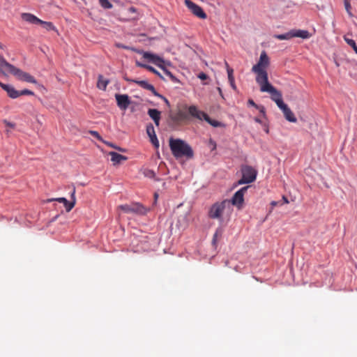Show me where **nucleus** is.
Returning a JSON list of instances; mask_svg holds the SVG:
<instances>
[{
  "mask_svg": "<svg viewBox=\"0 0 357 357\" xmlns=\"http://www.w3.org/2000/svg\"><path fill=\"white\" fill-rule=\"evenodd\" d=\"M169 145L172 155L176 158L185 157L186 159H191L194 156V151L191 146L185 141L181 139L171 137Z\"/></svg>",
  "mask_w": 357,
  "mask_h": 357,
  "instance_id": "obj_1",
  "label": "nucleus"
},
{
  "mask_svg": "<svg viewBox=\"0 0 357 357\" xmlns=\"http://www.w3.org/2000/svg\"><path fill=\"white\" fill-rule=\"evenodd\" d=\"M232 212L230 201L225 199L220 202L213 204L208 211V217L211 219H217L220 222H222L224 215L228 218Z\"/></svg>",
  "mask_w": 357,
  "mask_h": 357,
  "instance_id": "obj_2",
  "label": "nucleus"
},
{
  "mask_svg": "<svg viewBox=\"0 0 357 357\" xmlns=\"http://www.w3.org/2000/svg\"><path fill=\"white\" fill-rule=\"evenodd\" d=\"M269 64V57L265 51H262L259 61L252 68V71L256 74L255 79L257 84H261L268 79L266 68Z\"/></svg>",
  "mask_w": 357,
  "mask_h": 357,
  "instance_id": "obj_3",
  "label": "nucleus"
},
{
  "mask_svg": "<svg viewBox=\"0 0 357 357\" xmlns=\"http://www.w3.org/2000/svg\"><path fill=\"white\" fill-rule=\"evenodd\" d=\"M258 84L260 86V91L261 92H268L271 94V99L276 103L278 107L285 104L282 100V93L272 86L269 83L268 79Z\"/></svg>",
  "mask_w": 357,
  "mask_h": 357,
  "instance_id": "obj_4",
  "label": "nucleus"
},
{
  "mask_svg": "<svg viewBox=\"0 0 357 357\" xmlns=\"http://www.w3.org/2000/svg\"><path fill=\"white\" fill-rule=\"evenodd\" d=\"M241 173L242 177L234 185L235 187L243 184H248L256 180L257 172L251 166L243 165L241 167Z\"/></svg>",
  "mask_w": 357,
  "mask_h": 357,
  "instance_id": "obj_5",
  "label": "nucleus"
},
{
  "mask_svg": "<svg viewBox=\"0 0 357 357\" xmlns=\"http://www.w3.org/2000/svg\"><path fill=\"white\" fill-rule=\"evenodd\" d=\"M189 114L199 120L204 119L206 122H208L210 125L213 127H219L220 126V123L215 120H212L208 115L204 112L200 111L198 108L195 105H191L188 107Z\"/></svg>",
  "mask_w": 357,
  "mask_h": 357,
  "instance_id": "obj_6",
  "label": "nucleus"
},
{
  "mask_svg": "<svg viewBox=\"0 0 357 357\" xmlns=\"http://www.w3.org/2000/svg\"><path fill=\"white\" fill-rule=\"evenodd\" d=\"M118 208L126 213L144 215L147 212L146 208L137 202L132 203L130 204L120 205Z\"/></svg>",
  "mask_w": 357,
  "mask_h": 357,
  "instance_id": "obj_7",
  "label": "nucleus"
},
{
  "mask_svg": "<svg viewBox=\"0 0 357 357\" xmlns=\"http://www.w3.org/2000/svg\"><path fill=\"white\" fill-rule=\"evenodd\" d=\"M9 74L15 76L18 79L22 81H24L29 83H36V80L33 76L16 68L13 65H12V68L10 69Z\"/></svg>",
  "mask_w": 357,
  "mask_h": 357,
  "instance_id": "obj_8",
  "label": "nucleus"
},
{
  "mask_svg": "<svg viewBox=\"0 0 357 357\" xmlns=\"http://www.w3.org/2000/svg\"><path fill=\"white\" fill-rule=\"evenodd\" d=\"M249 188L250 186L243 187L235 192L231 199L229 200L231 203V206L234 205L239 208L242 206L244 202V195Z\"/></svg>",
  "mask_w": 357,
  "mask_h": 357,
  "instance_id": "obj_9",
  "label": "nucleus"
},
{
  "mask_svg": "<svg viewBox=\"0 0 357 357\" xmlns=\"http://www.w3.org/2000/svg\"><path fill=\"white\" fill-rule=\"evenodd\" d=\"M185 5L186 7L197 17L200 19H206V14L203 10L202 7L195 3L190 0H185Z\"/></svg>",
  "mask_w": 357,
  "mask_h": 357,
  "instance_id": "obj_10",
  "label": "nucleus"
},
{
  "mask_svg": "<svg viewBox=\"0 0 357 357\" xmlns=\"http://www.w3.org/2000/svg\"><path fill=\"white\" fill-rule=\"evenodd\" d=\"M75 188H74L73 191H72V193H71V201L69 202L68 201L66 198L64 197H59V198H55V199H49L48 201L49 202H52V201H56L58 202H60V203H63L66 209V211L67 212H69L72 210V208L75 206Z\"/></svg>",
  "mask_w": 357,
  "mask_h": 357,
  "instance_id": "obj_11",
  "label": "nucleus"
},
{
  "mask_svg": "<svg viewBox=\"0 0 357 357\" xmlns=\"http://www.w3.org/2000/svg\"><path fill=\"white\" fill-rule=\"evenodd\" d=\"M115 98L118 107L122 110H126L130 104L129 96L126 94H116Z\"/></svg>",
  "mask_w": 357,
  "mask_h": 357,
  "instance_id": "obj_12",
  "label": "nucleus"
},
{
  "mask_svg": "<svg viewBox=\"0 0 357 357\" xmlns=\"http://www.w3.org/2000/svg\"><path fill=\"white\" fill-rule=\"evenodd\" d=\"M125 79L130 82H135V83L137 84L139 86H140L141 87H142L143 89H145L146 90L151 91L152 93L155 96H159V93L155 91V87L152 84L148 83L145 80L139 81V80L130 79L128 78H125Z\"/></svg>",
  "mask_w": 357,
  "mask_h": 357,
  "instance_id": "obj_13",
  "label": "nucleus"
},
{
  "mask_svg": "<svg viewBox=\"0 0 357 357\" xmlns=\"http://www.w3.org/2000/svg\"><path fill=\"white\" fill-rule=\"evenodd\" d=\"M12 68V64L8 63L3 56L0 55V75L8 76Z\"/></svg>",
  "mask_w": 357,
  "mask_h": 357,
  "instance_id": "obj_14",
  "label": "nucleus"
},
{
  "mask_svg": "<svg viewBox=\"0 0 357 357\" xmlns=\"http://www.w3.org/2000/svg\"><path fill=\"white\" fill-rule=\"evenodd\" d=\"M0 86L5 90L11 98H17L20 96V91H17L13 86L5 84L0 82Z\"/></svg>",
  "mask_w": 357,
  "mask_h": 357,
  "instance_id": "obj_15",
  "label": "nucleus"
},
{
  "mask_svg": "<svg viewBox=\"0 0 357 357\" xmlns=\"http://www.w3.org/2000/svg\"><path fill=\"white\" fill-rule=\"evenodd\" d=\"M283 112L284 116L285 119L292 123H296L297 119L295 117L294 113L291 112V110L289 109V107L287 106V105L284 104L282 106L279 107Z\"/></svg>",
  "mask_w": 357,
  "mask_h": 357,
  "instance_id": "obj_16",
  "label": "nucleus"
},
{
  "mask_svg": "<svg viewBox=\"0 0 357 357\" xmlns=\"http://www.w3.org/2000/svg\"><path fill=\"white\" fill-rule=\"evenodd\" d=\"M143 57L152 61L158 67H162V63H164V61L158 56L151 54L150 52H145L143 53Z\"/></svg>",
  "mask_w": 357,
  "mask_h": 357,
  "instance_id": "obj_17",
  "label": "nucleus"
},
{
  "mask_svg": "<svg viewBox=\"0 0 357 357\" xmlns=\"http://www.w3.org/2000/svg\"><path fill=\"white\" fill-rule=\"evenodd\" d=\"M146 132H147L148 135L149 136V137L151 139V142H152V144L156 148H158L159 146V142H158V140L157 139L156 135L155 133L154 127L153 126L152 124H150V125L147 126V127H146Z\"/></svg>",
  "mask_w": 357,
  "mask_h": 357,
  "instance_id": "obj_18",
  "label": "nucleus"
},
{
  "mask_svg": "<svg viewBox=\"0 0 357 357\" xmlns=\"http://www.w3.org/2000/svg\"><path fill=\"white\" fill-rule=\"evenodd\" d=\"M22 18L31 24H39L41 22V20L38 18L36 16L31 13H22Z\"/></svg>",
  "mask_w": 357,
  "mask_h": 357,
  "instance_id": "obj_19",
  "label": "nucleus"
},
{
  "mask_svg": "<svg viewBox=\"0 0 357 357\" xmlns=\"http://www.w3.org/2000/svg\"><path fill=\"white\" fill-rule=\"evenodd\" d=\"M169 117L171 119V120L174 123H179L180 122L184 121L187 118V116L186 114L182 112V111H178L177 113L176 114H172L169 115Z\"/></svg>",
  "mask_w": 357,
  "mask_h": 357,
  "instance_id": "obj_20",
  "label": "nucleus"
},
{
  "mask_svg": "<svg viewBox=\"0 0 357 357\" xmlns=\"http://www.w3.org/2000/svg\"><path fill=\"white\" fill-rule=\"evenodd\" d=\"M148 114L154 121L155 124L158 126L160 120V112L156 109H149L148 110Z\"/></svg>",
  "mask_w": 357,
  "mask_h": 357,
  "instance_id": "obj_21",
  "label": "nucleus"
},
{
  "mask_svg": "<svg viewBox=\"0 0 357 357\" xmlns=\"http://www.w3.org/2000/svg\"><path fill=\"white\" fill-rule=\"evenodd\" d=\"M291 38L294 37H298L301 38L303 39H307L310 37V33L306 30H291Z\"/></svg>",
  "mask_w": 357,
  "mask_h": 357,
  "instance_id": "obj_22",
  "label": "nucleus"
},
{
  "mask_svg": "<svg viewBox=\"0 0 357 357\" xmlns=\"http://www.w3.org/2000/svg\"><path fill=\"white\" fill-rule=\"evenodd\" d=\"M109 154L111 155V160L114 162V165L119 164L128 159L126 156L116 152H110Z\"/></svg>",
  "mask_w": 357,
  "mask_h": 357,
  "instance_id": "obj_23",
  "label": "nucleus"
},
{
  "mask_svg": "<svg viewBox=\"0 0 357 357\" xmlns=\"http://www.w3.org/2000/svg\"><path fill=\"white\" fill-rule=\"evenodd\" d=\"M109 83V79H105L102 75H99L98 77L97 87L99 89L105 91L107 86Z\"/></svg>",
  "mask_w": 357,
  "mask_h": 357,
  "instance_id": "obj_24",
  "label": "nucleus"
},
{
  "mask_svg": "<svg viewBox=\"0 0 357 357\" xmlns=\"http://www.w3.org/2000/svg\"><path fill=\"white\" fill-rule=\"evenodd\" d=\"M164 72L165 75L168 76L172 82L174 83L179 82V80L162 63V67H160Z\"/></svg>",
  "mask_w": 357,
  "mask_h": 357,
  "instance_id": "obj_25",
  "label": "nucleus"
},
{
  "mask_svg": "<svg viewBox=\"0 0 357 357\" xmlns=\"http://www.w3.org/2000/svg\"><path fill=\"white\" fill-rule=\"evenodd\" d=\"M222 234H223V229L221 227L217 228V229L213 236L212 243L213 245H216L218 241L219 240V238H220L222 237Z\"/></svg>",
  "mask_w": 357,
  "mask_h": 357,
  "instance_id": "obj_26",
  "label": "nucleus"
},
{
  "mask_svg": "<svg viewBox=\"0 0 357 357\" xmlns=\"http://www.w3.org/2000/svg\"><path fill=\"white\" fill-rule=\"evenodd\" d=\"M39 24L42 25L43 28H45L47 31H56V29L54 26V25L50 22H45L41 20V22H40Z\"/></svg>",
  "mask_w": 357,
  "mask_h": 357,
  "instance_id": "obj_27",
  "label": "nucleus"
},
{
  "mask_svg": "<svg viewBox=\"0 0 357 357\" xmlns=\"http://www.w3.org/2000/svg\"><path fill=\"white\" fill-rule=\"evenodd\" d=\"M344 39L345 42L353 48L356 54H357V45L356 42L352 39L348 38L347 36H344Z\"/></svg>",
  "mask_w": 357,
  "mask_h": 357,
  "instance_id": "obj_28",
  "label": "nucleus"
},
{
  "mask_svg": "<svg viewBox=\"0 0 357 357\" xmlns=\"http://www.w3.org/2000/svg\"><path fill=\"white\" fill-rule=\"evenodd\" d=\"M274 38L278 40H289L291 38V31H289L284 34H277L274 36Z\"/></svg>",
  "mask_w": 357,
  "mask_h": 357,
  "instance_id": "obj_29",
  "label": "nucleus"
},
{
  "mask_svg": "<svg viewBox=\"0 0 357 357\" xmlns=\"http://www.w3.org/2000/svg\"><path fill=\"white\" fill-rule=\"evenodd\" d=\"M350 1L351 0H344V7H345V9H346L347 13L349 14V15L350 17H352L353 15L351 12V3H350Z\"/></svg>",
  "mask_w": 357,
  "mask_h": 357,
  "instance_id": "obj_30",
  "label": "nucleus"
},
{
  "mask_svg": "<svg viewBox=\"0 0 357 357\" xmlns=\"http://www.w3.org/2000/svg\"><path fill=\"white\" fill-rule=\"evenodd\" d=\"M143 174L146 177L151 178H154L155 175V172L153 170L149 169H144Z\"/></svg>",
  "mask_w": 357,
  "mask_h": 357,
  "instance_id": "obj_31",
  "label": "nucleus"
},
{
  "mask_svg": "<svg viewBox=\"0 0 357 357\" xmlns=\"http://www.w3.org/2000/svg\"><path fill=\"white\" fill-rule=\"evenodd\" d=\"M101 6L104 8H111L112 5L108 0H99Z\"/></svg>",
  "mask_w": 357,
  "mask_h": 357,
  "instance_id": "obj_32",
  "label": "nucleus"
},
{
  "mask_svg": "<svg viewBox=\"0 0 357 357\" xmlns=\"http://www.w3.org/2000/svg\"><path fill=\"white\" fill-rule=\"evenodd\" d=\"M226 66H227V74H228V79L229 81H233L234 79V77L233 76V69L230 68L229 67V65L227 63H226Z\"/></svg>",
  "mask_w": 357,
  "mask_h": 357,
  "instance_id": "obj_33",
  "label": "nucleus"
},
{
  "mask_svg": "<svg viewBox=\"0 0 357 357\" xmlns=\"http://www.w3.org/2000/svg\"><path fill=\"white\" fill-rule=\"evenodd\" d=\"M146 69L151 72H152L153 73H154L155 75H158V77H160V78L163 79V77L162 76V75L157 70H155L153 67L151 66H149L146 67Z\"/></svg>",
  "mask_w": 357,
  "mask_h": 357,
  "instance_id": "obj_34",
  "label": "nucleus"
},
{
  "mask_svg": "<svg viewBox=\"0 0 357 357\" xmlns=\"http://www.w3.org/2000/svg\"><path fill=\"white\" fill-rule=\"evenodd\" d=\"M89 133L94 137H96L98 140H99L100 142H103V139L102 138V137L99 135V133L97 132V131H95V130H90L89 131Z\"/></svg>",
  "mask_w": 357,
  "mask_h": 357,
  "instance_id": "obj_35",
  "label": "nucleus"
},
{
  "mask_svg": "<svg viewBox=\"0 0 357 357\" xmlns=\"http://www.w3.org/2000/svg\"><path fill=\"white\" fill-rule=\"evenodd\" d=\"M103 143H105V144H107V146H110V147H112V148H114L120 151H122L123 152L124 151V149H121V148H119V147H117L116 146H114L113 144L110 143V142H105V141H103Z\"/></svg>",
  "mask_w": 357,
  "mask_h": 357,
  "instance_id": "obj_36",
  "label": "nucleus"
},
{
  "mask_svg": "<svg viewBox=\"0 0 357 357\" xmlns=\"http://www.w3.org/2000/svg\"><path fill=\"white\" fill-rule=\"evenodd\" d=\"M20 96H22V95H33V92L30 91V90H28V89H24L22 91H20Z\"/></svg>",
  "mask_w": 357,
  "mask_h": 357,
  "instance_id": "obj_37",
  "label": "nucleus"
},
{
  "mask_svg": "<svg viewBox=\"0 0 357 357\" xmlns=\"http://www.w3.org/2000/svg\"><path fill=\"white\" fill-rule=\"evenodd\" d=\"M256 109H259V112L262 114L263 116H265L266 111L264 106L259 105Z\"/></svg>",
  "mask_w": 357,
  "mask_h": 357,
  "instance_id": "obj_38",
  "label": "nucleus"
},
{
  "mask_svg": "<svg viewBox=\"0 0 357 357\" xmlns=\"http://www.w3.org/2000/svg\"><path fill=\"white\" fill-rule=\"evenodd\" d=\"M197 77L202 80H205L208 79V75L204 73H200L199 74H198Z\"/></svg>",
  "mask_w": 357,
  "mask_h": 357,
  "instance_id": "obj_39",
  "label": "nucleus"
},
{
  "mask_svg": "<svg viewBox=\"0 0 357 357\" xmlns=\"http://www.w3.org/2000/svg\"><path fill=\"white\" fill-rule=\"evenodd\" d=\"M3 123L8 126V127H10V128H13L15 127V124L11 123V122H9L7 120H3Z\"/></svg>",
  "mask_w": 357,
  "mask_h": 357,
  "instance_id": "obj_40",
  "label": "nucleus"
},
{
  "mask_svg": "<svg viewBox=\"0 0 357 357\" xmlns=\"http://www.w3.org/2000/svg\"><path fill=\"white\" fill-rule=\"evenodd\" d=\"M158 98H161V99H162V100L165 101V104H166L168 107H169V106H170V103H169V100H168L165 97H164L163 96L160 95V93H159V96H158Z\"/></svg>",
  "mask_w": 357,
  "mask_h": 357,
  "instance_id": "obj_41",
  "label": "nucleus"
},
{
  "mask_svg": "<svg viewBox=\"0 0 357 357\" xmlns=\"http://www.w3.org/2000/svg\"><path fill=\"white\" fill-rule=\"evenodd\" d=\"M127 12H128V13H130V14H135V13H136L137 10H136V8H135V7H130V8L128 9Z\"/></svg>",
  "mask_w": 357,
  "mask_h": 357,
  "instance_id": "obj_42",
  "label": "nucleus"
},
{
  "mask_svg": "<svg viewBox=\"0 0 357 357\" xmlns=\"http://www.w3.org/2000/svg\"><path fill=\"white\" fill-rule=\"evenodd\" d=\"M248 103V105H252V106L255 107V108H257L259 106L252 99H249Z\"/></svg>",
  "mask_w": 357,
  "mask_h": 357,
  "instance_id": "obj_43",
  "label": "nucleus"
},
{
  "mask_svg": "<svg viewBox=\"0 0 357 357\" xmlns=\"http://www.w3.org/2000/svg\"><path fill=\"white\" fill-rule=\"evenodd\" d=\"M136 65H137V66H139V67H142V68H146V67L148 66V65H146V64H144V63H139V62H138V61H137V62H136Z\"/></svg>",
  "mask_w": 357,
  "mask_h": 357,
  "instance_id": "obj_44",
  "label": "nucleus"
},
{
  "mask_svg": "<svg viewBox=\"0 0 357 357\" xmlns=\"http://www.w3.org/2000/svg\"><path fill=\"white\" fill-rule=\"evenodd\" d=\"M229 83H230V85L234 89H236V86L235 85V82H234V79L231 82V81H229Z\"/></svg>",
  "mask_w": 357,
  "mask_h": 357,
  "instance_id": "obj_45",
  "label": "nucleus"
},
{
  "mask_svg": "<svg viewBox=\"0 0 357 357\" xmlns=\"http://www.w3.org/2000/svg\"><path fill=\"white\" fill-rule=\"evenodd\" d=\"M218 89V93H219V94L220 95V96H221L222 98H223V94H222V91L221 88L218 87V89Z\"/></svg>",
  "mask_w": 357,
  "mask_h": 357,
  "instance_id": "obj_46",
  "label": "nucleus"
},
{
  "mask_svg": "<svg viewBox=\"0 0 357 357\" xmlns=\"http://www.w3.org/2000/svg\"><path fill=\"white\" fill-rule=\"evenodd\" d=\"M255 122H257L258 123H261V120L258 117H255Z\"/></svg>",
  "mask_w": 357,
  "mask_h": 357,
  "instance_id": "obj_47",
  "label": "nucleus"
},
{
  "mask_svg": "<svg viewBox=\"0 0 357 357\" xmlns=\"http://www.w3.org/2000/svg\"><path fill=\"white\" fill-rule=\"evenodd\" d=\"M282 199H283V201H284V202L285 204H288L289 203V200H288V199L286 197L283 196L282 197Z\"/></svg>",
  "mask_w": 357,
  "mask_h": 357,
  "instance_id": "obj_48",
  "label": "nucleus"
},
{
  "mask_svg": "<svg viewBox=\"0 0 357 357\" xmlns=\"http://www.w3.org/2000/svg\"><path fill=\"white\" fill-rule=\"evenodd\" d=\"M271 205L273 207L276 206L278 205V202H275V201H273V202H271Z\"/></svg>",
  "mask_w": 357,
  "mask_h": 357,
  "instance_id": "obj_49",
  "label": "nucleus"
},
{
  "mask_svg": "<svg viewBox=\"0 0 357 357\" xmlns=\"http://www.w3.org/2000/svg\"><path fill=\"white\" fill-rule=\"evenodd\" d=\"M136 19H137V16H134V17H130L128 20H136Z\"/></svg>",
  "mask_w": 357,
  "mask_h": 357,
  "instance_id": "obj_50",
  "label": "nucleus"
},
{
  "mask_svg": "<svg viewBox=\"0 0 357 357\" xmlns=\"http://www.w3.org/2000/svg\"><path fill=\"white\" fill-rule=\"evenodd\" d=\"M0 49H3V46L1 43H0Z\"/></svg>",
  "mask_w": 357,
  "mask_h": 357,
  "instance_id": "obj_51",
  "label": "nucleus"
}]
</instances>
